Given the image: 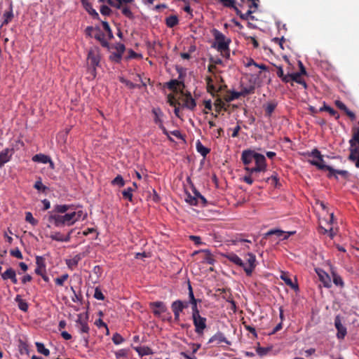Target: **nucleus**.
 Listing matches in <instances>:
<instances>
[{"label":"nucleus","instance_id":"obj_63","mask_svg":"<svg viewBox=\"0 0 359 359\" xmlns=\"http://www.w3.org/2000/svg\"><path fill=\"white\" fill-rule=\"evenodd\" d=\"M94 297L98 300H104V296L99 287L95 288V293H94Z\"/></svg>","mask_w":359,"mask_h":359},{"label":"nucleus","instance_id":"obj_27","mask_svg":"<svg viewBox=\"0 0 359 359\" xmlns=\"http://www.w3.org/2000/svg\"><path fill=\"white\" fill-rule=\"evenodd\" d=\"M198 252H203L204 254L203 259V262L209 264H213L215 259L213 258L212 255L211 254L210 251L209 250H203L201 251H195L194 252V255L197 254Z\"/></svg>","mask_w":359,"mask_h":359},{"label":"nucleus","instance_id":"obj_20","mask_svg":"<svg viewBox=\"0 0 359 359\" xmlns=\"http://www.w3.org/2000/svg\"><path fill=\"white\" fill-rule=\"evenodd\" d=\"M188 307L187 302H182L181 300H175L171 304V309L173 313H180L183 311V310Z\"/></svg>","mask_w":359,"mask_h":359},{"label":"nucleus","instance_id":"obj_33","mask_svg":"<svg viewBox=\"0 0 359 359\" xmlns=\"http://www.w3.org/2000/svg\"><path fill=\"white\" fill-rule=\"evenodd\" d=\"M32 161L34 162L37 163H48V161H50V156L43 154H38L34 155L32 157Z\"/></svg>","mask_w":359,"mask_h":359},{"label":"nucleus","instance_id":"obj_46","mask_svg":"<svg viewBox=\"0 0 359 359\" xmlns=\"http://www.w3.org/2000/svg\"><path fill=\"white\" fill-rule=\"evenodd\" d=\"M112 185H117L119 187H122L125 185V181L123 178V177L120 175H118L112 181H111Z\"/></svg>","mask_w":359,"mask_h":359},{"label":"nucleus","instance_id":"obj_13","mask_svg":"<svg viewBox=\"0 0 359 359\" xmlns=\"http://www.w3.org/2000/svg\"><path fill=\"white\" fill-rule=\"evenodd\" d=\"M320 281L323 284V286L327 288H330L332 287L331 278L328 273H327L324 270L316 268L315 269Z\"/></svg>","mask_w":359,"mask_h":359},{"label":"nucleus","instance_id":"obj_16","mask_svg":"<svg viewBox=\"0 0 359 359\" xmlns=\"http://www.w3.org/2000/svg\"><path fill=\"white\" fill-rule=\"evenodd\" d=\"M13 153L12 148H6L0 152V168L11 161Z\"/></svg>","mask_w":359,"mask_h":359},{"label":"nucleus","instance_id":"obj_6","mask_svg":"<svg viewBox=\"0 0 359 359\" xmlns=\"http://www.w3.org/2000/svg\"><path fill=\"white\" fill-rule=\"evenodd\" d=\"M309 163L316 166L320 170H325L329 171L328 177H332L334 176L336 179H337V174L341 175L344 178H347L348 176V172L346 170H336L330 165H325L324 163H318L317 161H309Z\"/></svg>","mask_w":359,"mask_h":359},{"label":"nucleus","instance_id":"obj_36","mask_svg":"<svg viewBox=\"0 0 359 359\" xmlns=\"http://www.w3.org/2000/svg\"><path fill=\"white\" fill-rule=\"evenodd\" d=\"M179 23L178 17L175 15H170L165 19V25L168 27L172 28Z\"/></svg>","mask_w":359,"mask_h":359},{"label":"nucleus","instance_id":"obj_44","mask_svg":"<svg viewBox=\"0 0 359 359\" xmlns=\"http://www.w3.org/2000/svg\"><path fill=\"white\" fill-rule=\"evenodd\" d=\"M201 302V299H196L191 302H188V304H190L191 305V315L200 313L199 309L198 307V303Z\"/></svg>","mask_w":359,"mask_h":359},{"label":"nucleus","instance_id":"obj_4","mask_svg":"<svg viewBox=\"0 0 359 359\" xmlns=\"http://www.w3.org/2000/svg\"><path fill=\"white\" fill-rule=\"evenodd\" d=\"M212 34L215 38L216 43L212 46L222 54L225 52H228L227 57H229V44L231 39L226 38V36L217 29L212 30Z\"/></svg>","mask_w":359,"mask_h":359},{"label":"nucleus","instance_id":"obj_18","mask_svg":"<svg viewBox=\"0 0 359 359\" xmlns=\"http://www.w3.org/2000/svg\"><path fill=\"white\" fill-rule=\"evenodd\" d=\"M225 343L227 345H230L231 342L225 337L224 334L221 332H217L208 341V344L215 343L217 345L221 343Z\"/></svg>","mask_w":359,"mask_h":359},{"label":"nucleus","instance_id":"obj_26","mask_svg":"<svg viewBox=\"0 0 359 359\" xmlns=\"http://www.w3.org/2000/svg\"><path fill=\"white\" fill-rule=\"evenodd\" d=\"M13 4H10L9 10L4 12L3 15L4 20L2 22L1 25H8L10 22L12 21L13 18Z\"/></svg>","mask_w":359,"mask_h":359},{"label":"nucleus","instance_id":"obj_54","mask_svg":"<svg viewBox=\"0 0 359 359\" xmlns=\"http://www.w3.org/2000/svg\"><path fill=\"white\" fill-rule=\"evenodd\" d=\"M121 58L122 55L116 52L112 53L109 56V60L116 63H119L121 60Z\"/></svg>","mask_w":359,"mask_h":359},{"label":"nucleus","instance_id":"obj_59","mask_svg":"<svg viewBox=\"0 0 359 359\" xmlns=\"http://www.w3.org/2000/svg\"><path fill=\"white\" fill-rule=\"evenodd\" d=\"M50 238L56 241L63 242V235L60 232H55L50 236Z\"/></svg>","mask_w":359,"mask_h":359},{"label":"nucleus","instance_id":"obj_21","mask_svg":"<svg viewBox=\"0 0 359 359\" xmlns=\"http://www.w3.org/2000/svg\"><path fill=\"white\" fill-rule=\"evenodd\" d=\"M76 324L81 333L88 334L90 327L88 326L87 319L83 318L81 315H79L76 321Z\"/></svg>","mask_w":359,"mask_h":359},{"label":"nucleus","instance_id":"obj_34","mask_svg":"<svg viewBox=\"0 0 359 359\" xmlns=\"http://www.w3.org/2000/svg\"><path fill=\"white\" fill-rule=\"evenodd\" d=\"M134 349L141 356L153 354L152 350L148 346H137V347H134Z\"/></svg>","mask_w":359,"mask_h":359},{"label":"nucleus","instance_id":"obj_35","mask_svg":"<svg viewBox=\"0 0 359 359\" xmlns=\"http://www.w3.org/2000/svg\"><path fill=\"white\" fill-rule=\"evenodd\" d=\"M277 68V76L281 79L282 81L284 83H289V79L291 74L288 73L287 74H284L283 69L281 66H276Z\"/></svg>","mask_w":359,"mask_h":359},{"label":"nucleus","instance_id":"obj_53","mask_svg":"<svg viewBox=\"0 0 359 359\" xmlns=\"http://www.w3.org/2000/svg\"><path fill=\"white\" fill-rule=\"evenodd\" d=\"M121 82L123 83L126 84V86L130 88V89H134V88H141V86L139 84H135L133 83V82L128 81V80H126V79H121Z\"/></svg>","mask_w":359,"mask_h":359},{"label":"nucleus","instance_id":"obj_43","mask_svg":"<svg viewBox=\"0 0 359 359\" xmlns=\"http://www.w3.org/2000/svg\"><path fill=\"white\" fill-rule=\"evenodd\" d=\"M134 189L132 187H128L122 191L123 197L126 199H128L130 201H133V192Z\"/></svg>","mask_w":359,"mask_h":359},{"label":"nucleus","instance_id":"obj_7","mask_svg":"<svg viewBox=\"0 0 359 359\" xmlns=\"http://www.w3.org/2000/svg\"><path fill=\"white\" fill-rule=\"evenodd\" d=\"M177 72L179 73L178 79H171L165 84L169 90L175 93L178 91L177 87H182V90L185 87L184 80L186 74L183 72L182 69H177Z\"/></svg>","mask_w":359,"mask_h":359},{"label":"nucleus","instance_id":"obj_1","mask_svg":"<svg viewBox=\"0 0 359 359\" xmlns=\"http://www.w3.org/2000/svg\"><path fill=\"white\" fill-rule=\"evenodd\" d=\"M226 257L231 262L242 267L248 276H251L253 271L257 266L256 256L252 253H248L246 258V263L236 254L229 253Z\"/></svg>","mask_w":359,"mask_h":359},{"label":"nucleus","instance_id":"obj_22","mask_svg":"<svg viewBox=\"0 0 359 359\" xmlns=\"http://www.w3.org/2000/svg\"><path fill=\"white\" fill-rule=\"evenodd\" d=\"M81 4L86 11L92 16L93 19L99 20L100 16L98 13L93 8L91 3L88 0H81Z\"/></svg>","mask_w":359,"mask_h":359},{"label":"nucleus","instance_id":"obj_15","mask_svg":"<svg viewBox=\"0 0 359 359\" xmlns=\"http://www.w3.org/2000/svg\"><path fill=\"white\" fill-rule=\"evenodd\" d=\"M180 93L184 96L183 100V107L190 110H194L196 107V100L192 97L191 93L187 92L186 93H184L182 89L180 90Z\"/></svg>","mask_w":359,"mask_h":359},{"label":"nucleus","instance_id":"obj_25","mask_svg":"<svg viewBox=\"0 0 359 359\" xmlns=\"http://www.w3.org/2000/svg\"><path fill=\"white\" fill-rule=\"evenodd\" d=\"M301 73H292L290 76V79H289V83L290 81H294L300 85H302L304 89H306L307 88V84L306 83V81L302 79L301 78Z\"/></svg>","mask_w":359,"mask_h":359},{"label":"nucleus","instance_id":"obj_38","mask_svg":"<svg viewBox=\"0 0 359 359\" xmlns=\"http://www.w3.org/2000/svg\"><path fill=\"white\" fill-rule=\"evenodd\" d=\"M241 97L240 92L228 91L227 95L224 96V100L230 102L234 100L238 99Z\"/></svg>","mask_w":359,"mask_h":359},{"label":"nucleus","instance_id":"obj_40","mask_svg":"<svg viewBox=\"0 0 359 359\" xmlns=\"http://www.w3.org/2000/svg\"><path fill=\"white\" fill-rule=\"evenodd\" d=\"M15 301L18 302V308L21 311L26 312L28 310V304L25 300L21 299L20 296L17 295L15 297Z\"/></svg>","mask_w":359,"mask_h":359},{"label":"nucleus","instance_id":"obj_51","mask_svg":"<svg viewBox=\"0 0 359 359\" xmlns=\"http://www.w3.org/2000/svg\"><path fill=\"white\" fill-rule=\"evenodd\" d=\"M121 13L123 15H125L130 20H133L134 18L133 13L130 11V8H128V6H124L121 8Z\"/></svg>","mask_w":359,"mask_h":359},{"label":"nucleus","instance_id":"obj_39","mask_svg":"<svg viewBox=\"0 0 359 359\" xmlns=\"http://www.w3.org/2000/svg\"><path fill=\"white\" fill-rule=\"evenodd\" d=\"M196 149L203 157H205L210 151L208 148L204 147L199 140L196 142Z\"/></svg>","mask_w":359,"mask_h":359},{"label":"nucleus","instance_id":"obj_3","mask_svg":"<svg viewBox=\"0 0 359 359\" xmlns=\"http://www.w3.org/2000/svg\"><path fill=\"white\" fill-rule=\"evenodd\" d=\"M75 214L72 212L65 213V215H58L51 213L49 216L48 220L53 222L57 227H62L65 226H72L76 223L74 219Z\"/></svg>","mask_w":359,"mask_h":359},{"label":"nucleus","instance_id":"obj_17","mask_svg":"<svg viewBox=\"0 0 359 359\" xmlns=\"http://www.w3.org/2000/svg\"><path fill=\"white\" fill-rule=\"evenodd\" d=\"M334 326L337 330V337L339 339H344L346 335L347 331L346 328L342 325L341 318L339 316H336L334 318Z\"/></svg>","mask_w":359,"mask_h":359},{"label":"nucleus","instance_id":"obj_41","mask_svg":"<svg viewBox=\"0 0 359 359\" xmlns=\"http://www.w3.org/2000/svg\"><path fill=\"white\" fill-rule=\"evenodd\" d=\"M35 345H36L37 351L39 353H41V354L46 355V356L49 355L50 351L45 347V346H44V344L43 343H41V342H36Z\"/></svg>","mask_w":359,"mask_h":359},{"label":"nucleus","instance_id":"obj_2","mask_svg":"<svg viewBox=\"0 0 359 359\" xmlns=\"http://www.w3.org/2000/svg\"><path fill=\"white\" fill-rule=\"evenodd\" d=\"M350 154L348 159L354 163L356 168H359V128H357L349 140Z\"/></svg>","mask_w":359,"mask_h":359},{"label":"nucleus","instance_id":"obj_11","mask_svg":"<svg viewBox=\"0 0 359 359\" xmlns=\"http://www.w3.org/2000/svg\"><path fill=\"white\" fill-rule=\"evenodd\" d=\"M151 112L154 114V123L158 126L159 128L161 129V130L163 131L164 135H168V132L167 131V130L165 129V128L164 127V126L163 124L162 118L163 116V113L161 111V109L158 107L153 108L151 110Z\"/></svg>","mask_w":359,"mask_h":359},{"label":"nucleus","instance_id":"obj_61","mask_svg":"<svg viewBox=\"0 0 359 359\" xmlns=\"http://www.w3.org/2000/svg\"><path fill=\"white\" fill-rule=\"evenodd\" d=\"M11 255L18 259H22L23 258L22 254L20 250L17 248L10 251Z\"/></svg>","mask_w":359,"mask_h":359},{"label":"nucleus","instance_id":"obj_5","mask_svg":"<svg viewBox=\"0 0 359 359\" xmlns=\"http://www.w3.org/2000/svg\"><path fill=\"white\" fill-rule=\"evenodd\" d=\"M100 53L97 48L90 49L88 51L87 64L88 66V71L91 74L93 79L96 77V68L100 65Z\"/></svg>","mask_w":359,"mask_h":359},{"label":"nucleus","instance_id":"obj_50","mask_svg":"<svg viewBox=\"0 0 359 359\" xmlns=\"http://www.w3.org/2000/svg\"><path fill=\"white\" fill-rule=\"evenodd\" d=\"M25 221L30 223L33 226L38 224V220L33 217V215L30 212H27L25 213Z\"/></svg>","mask_w":359,"mask_h":359},{"label":"nucleus","instance_id":"obj_10","mask_svg":"<svg viewBox=\"0 0 359 359\" xmlns=\"http://www.w3.org/2000/svg\"><path fill=\"white\" fill-rule=\"evenodd\" d=\"M255 166L252 167V169H250V174L255 172H264L266 170V160L263 154L258 153L255 159Z\"/></svg>","mask_w":359,"mask_h":359},{"label":"nucleus","instance_id":"obj_23","mask_svg":"<svg viewBox=\"0 0 359 359\" xmlns=\"http://www.w3.org/2000/svg\"><path fill=\"white\" fill-rule=\"evenodd\" d=\"M280 278L285 282L287 285L290 286L292 289L295 291L299 290V286L297 283H294L292 282L287 273L282 271Z\"/></svg>","mask_w":359,"mask_h":359},{"label":"nucleus","instance_id":"obj_29","mask_svg":"<svg viewBox=\"0 0 359 359\" xmlns=\"http://www.w3.org/2000/svg\"><path fill=\"white\" fill-rule=\"evenodd\" d=\"M331 274L334 284L340 288H343L345 284L342 278L335 271L333 270L332 271Z\"/></svg>","mask_w":359,"mask_h":359},{"label":"nucleus","instance_id":"obj_32","mask_svg":"<svg viewBox=\"0 0 359 359\" xmlns=\"http://www.w3.org/2000/svg\"><path fill=\"white\" fill-rule=\"evenodd\" d=\"M205 81L207 84V90L208 93H210L211 94L213 95L215 93L218 91V90H216V88L213 84V80L210 76H207ZM222 89V86H220L219 90H221Z\"/></svg>","mask_w":359,"mask_h":359},{"label":"nucleus","instance_id":"obj_64","mask_svg":"<svg viewBox=\"0 0 359 359\" xmlns=\"http://www.w3.org/2000/svg\"><path fill=\"white\" fill-rule=\"evenodd\" d=\"M100 13L103 15L108 16L111 13V10L107 6L103 5L100 7Z\"/></svg>","mask_w":359,"mask_h":359},{"label":"nucleus","instance_id":"obj_56","mask_svg":"<svg viewBox=\"0 0 359 359\" xmlns=\"http://www.w3.org/2000/svg\"><path fill=\"white\" fill-rule=\"evenodd\" d=\"M255 88L250 86V88H243L240 92L241 96H246L248 95L254 93Z\"/></svg>","mask_w":359,"mask_h":359},{"label":"nucleus","instance_id":"obj_48","mask_svg":"<svg viewBox=\"0 0 359 359\" xmlns=\"http://www.w3.org/2000/svg\"><path fill=\"white\" fill-rule=\"evenodd\" d=\"M69 275L67 273L62 274L61 276L55 278V283L57 285L63 286L64 283L68 279Z\"/></svg>","mask_w":359,"mask_h":359},{"label":"nucleus","instance_id":"obj_42","mask_svg":"<svg viewBox=\"0 0 359 359\" xmlns=\"http://www.w3.org/2000/svg\"><path fill=\"white\" fill-rule=\"evenodd\" d=\"M15 274V271L13 268L10 267L7 269L3 273H1V278L4 280L11 279Z\"/></svg>","mask_w":359,"mask_h":359},{"label":"nucleus","instance_id":"obj_37","mask_svg":"<svg viewBox=\"0 0 359 359\" xmlns=\"http://www.w3.org/2000/svg\"><path fill=\"white\" fill-rule=\"evenodd\" d=\"M327 111L328 112L331 116H333L336 120L339 119L340 116L339 113L334 110L333 108L330 107L328 105L324 104L322 107L320 108V111Z\"/></svg>","mask_w":359,"mask_h":359},{"label":"nucleus","instance_id":"obj_8","mask_svg":"<svg viewBox=\"0 0 359 359\" xmlns=\"http://www.w3.org/2000/svg\"><path fill=\"white\" fill-rule=\"evenodd\" d=\"M193 324L196 334L201 335L207 327V319L201 316L200 313L191 315Z\"/></svg>","mask_w":359,"mask_h":359},{"label":"nucleus","instance_id":"obj_60","mask_svg":"<svg viewBox=\"0 0 359 359\" xmlns=\"http://www.w3.org/2000/svg\"><path fill=\"white\" fill-rule=\"evenodd\" d=\"M34 187L40 191H45L47 187L43 184L41 180L36 181L34 185Z\"/></svg>","mask_w":359,"mask_h":359},{"label":"nucleus","instance_id":"obj_52","mask_svg":"<svg viewBox=\"0 0 359 359\" xmlns=\"http://www.w3.org/2000/svg\"><path fill=\"white\" fill-rule=\"evenodd\" d=\"M125 341L124 338L118 333L116 332L112 337V341L116 344L118 345Z\"/></svg>","mask_w":359,"mask_h":359},{"label":"nucleus","instance_id":"obj_9","mask_svg":"<svg viewBox=\"0 0 359 359\" xmlns=\"http://www.w3.org/2000/svg\"><path fill=\"white\" fill-rule=\"evenodd\" d=\"M258 153L255 152L251 149H246L243 151L241 154V161L245 165V170L248 171L250 174V169L252 167H250V164L255 161Z\"/></svg>","mask_w":359,"mask_h":359},{"label":"nucleus","instance_id":"obj_28","mask_svg":"<svg viewBox=\"0 0 359 359\" xmlns=\"http://www.w3.org/2000/svg\"><path fill=\"white\" fill-rule=\"evenodd\" d=\"M81 259L82 257L81 255H76L72 259H66V264L69 269L73 270L77 266L79 262L81 261Z\"/></svg>","mask_w":359,"mask_h":359},{"label":"nucleus","instance_id":"obj_55","mask_svg":"<svg viewBox=\"0 0 359 359\" xmlns=\"http://www.w3.org/2000/svg\"><path fill=\"white\" fill-rule=\"evenodd\" d=\"M73 214H75L74 219L76 220V222L79 221L81 217H83V219H85L87 217V214L84 213L82 210H78V211H72Z\"/></svg>","mask_w":359,"mask_h":359},{"label":"nucleus","instance_id":"obj_45","mask_svg":"<svg viewBox=\"0 0 359 359\" xmlns=\"http://www.w3.org/2000/svg\"><path fill=\"white\" fill-rule=\"evenodd\" d=\"M308 155L309 156H313L314 158H316L319 161L318 163H323V156L321 155L320 152L317 149H314L311 151V152L309 153Z\"/></svg>","mask_w":359,"mask_h":359},{"label":"nucleus","instance_id":"obj_31","mask_svg":"<svg viewBox=\"0 0 359 359\" xmlns=\"http://www.w3.org/2000/svg\"><path fill=\"white\" fill-rule=\"evenodd\" d=\"M277 107L276 102H269L264 106L265 116L271 117Z\"/></svg>","mask_w":359,"mask_h":359},{"label":"nucleus","instance_id":"obj_12","mask_svg":"<svg viewBox=\"0 0 359 359\" xmlns=\"http://www.w3.org/2000/svg\"><path fill=\"white\" fill-rule=\"evenodd\" d=\"M149 307L152 309L154 315L156 317H160L162 313L168 311L165 304L160 301L150 302Z\"/></svg>","mask_w":359,"mask_h":359},{"label":"nucleus","instance_id":"obj_14","mask_svg":"<svg viewBox=\"0 0 359 359\" xmlns=\"http://www.w3.org/2000/svg\"><path fill=\"white\" fill-rule=\"evenodd\" d=\"M294 233V231H283L282 230H280V229H271L270 231H269L268 232H266L264 235V238H266L267 237L269 236H276V237L278 238H281L282 240H285V239H287L288 238V237L290 236V235H292Z\"/></svg>","mask_w":359,"mask_h":359},{"label":"nucleus","instance_id":"obj_57","mask_svg":"<svg viewBox=\"0 0 359 359\" xmlns=\"http://www.w3.org/2000/svg\"><path fill=\"white\" fill-rule=\"evenodd\" d=\"M255 11H252L250 8L245 13H241V18L242 20H246L248 18L251 20H254L255 17L252 15V13Z\"/></svg>","mask_w":359,"mask_h":359},{"label":"nucleus","instance_id":"obj_49","mask_svg":"<svg viewBox=\"0 0 359 359\" xmlns=\"http://www.w3.org/2000/svg\"><path fill=\"white\" fill-rule=\"evenodd\" d=\"M267 182H271L272 185H273L275 187H279V179L278 177L277 174L273 175L271 177H268L266 180Z\"/></svg>","mask_w":359,"mask_h":359},{"label":"nucleus","instance_id":"obj_62","mask_svg":"<svg viewBox=\"0 0 359 359\" xmlns=\"http://www.w3.org/2000/svg\"><path fill=\"white\" fill-rule=\"evenodd\" d=\"M168 102L172 107H175L176 105H180V102H177L175 97L170 94L168 95Z\"/></svg>","mask_w":359,"mask_h":359},{"label":"nucleus","instance_id":"obj_30","mask_svg":"<svg viewBox=\"0 0 359 359\" xmlns=\"http://www.w3.org/2000/svg\"><path fill=\"white\" fill-rule=\"evenodd\" d=\"M95 39L99 41L103 47H108L109 43L105 39L104 34L102 33L99 28L97 29V33L94 36Z\"/></svg>","mask_w":359,"mask_h":359},{"label":"nucleus","instance_id":"obj_47","mask_svg":"<svg viewBox=\"0 0 359 359\" xmlns=\"http://www.w3.org/2000/svg\"><path fill=\"white\" fill-rule=\"evenodd\" d=\"M125 0H107V3L111 6L121 9Z\"/></svg>","mask_w":359,"mask_h":359},{"label":"nucleus","instance_id":"obj_19","mask_svg":"<svg viewBox=\"0 0 359 359\" xmlns=\"http://www.w3.org/2000/svg\"><path fill=\"white\" fill-rule=\"evenodd\" d=\"M36 268L35 269V273L37 275H42L46 271V259L41 256L36 257Z\"/></svg>","mask_w":359,"mask_h":359},{"label":"nucleus","instance_id":"obj_24","mask_svg":"<svg viewBox=\"0 0 359 359\" xmlns=\"http://www.w3.org/2000/svg\"><path fill=\"white\" fill-rule=\"evenodd\" d=\"M73 205H56L54 206V210L51 212L53 214H63L67 213V211L73 210L74 208Z\"/></svg>","mask_w":359,"mask_h":359},{"label":"nucleus","instance_id":"obj_58","mask_svg":"<svg viewBox=\"0 0 359 359\" xmlns=\"http://www.w3.org/2000/svg\"><path fill=\"white\" fill-rule=\"evenodd\" d=\"M223 4L224 6L227 8L235 7L236 0H218Z\"/></svg>","mask_w":359,"mask_h":359}]
</instances>
